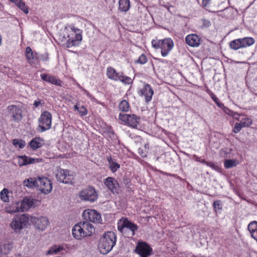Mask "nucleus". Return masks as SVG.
<instances>
[{
  "instance_id": "obj_26",
  "label": "nucleus",
  "mask_w": 257,
  "mask_h": 257,
  "mask_svg": "<svg viewBox=\"0 0 257 257\" xmlns=\"http://www.w3.org/2000/svg\"><path fill=\"white\" fill-rule=\"evenodd\" d=\"M29 145L32 150H36L43 145V140L40 137L34 138L30 142Z\"/></svg>"
},
{
  "instance_id": "obj_33",
  "label": "nucleus",
  "mask_w": 257,
  "mask_h": 257,
  "mask_svg": "<svg viewBox=\"0 0 257 257\" xmlns=\"http://www.w3.org/2000/svg\"><path fill=\"white\" fill-rule=\"evenodd\" d=\"M240 115L241 116L239 117V120L238 121H240L242 126L245 127L250 126L252 124V120L251 118L246 117L245 115L242 114Z\"/></svg>"
},
{
  "instance_id": "obj_29",
  "label": "nucleus",
  "mask_w": 257,
  "mask_h": 257,
  "mask_svg": "<svg viewBox=\"0 0 257 257\" xmlns=\"http://www.w3.org/2000/svg\"><path fill=\"white\" fill-rule=\"evenodd\" d=\"M118 5V10L121 12H126L130 8L129 0H119Z\"/></svg>"
},
{
  "instance_id": "obj_9",
  "label": "nucleus",
  "mask_w": 257,
  "mask_h": 257,
  "mask_svg": "<svg viewBox=\"0 0 257 257\" xmlns=\"http://www.w3.org/2000/svg\"><path fill=\"white\" fill-rule=\"evenodd\" d=\"M79 195L81 200L91 202L96 201L97 198V194L95 189L92 187L83 189L80 192Z\"/></svg>"
},
{
  "instance_id": "obj_57",
  "label": "nucleus",
  "mask_w": 257,
  "mask_h": 257,
  "mask_svg": "<svg viewBox=\"0 0 257 257\" xmlns=\"http://www.w3.org/2000/svg\"><path fill=\"white\" fill-rule=\"evenodd\" d=\"M159 61L162 62V63H167V61L166 60H165V59H159Z\"/></svg>"
},
{
  "instance_id": "obj_58",
  "label": "nucleus",
  "mask_w": 257,
  "mask_h": 257,
  "mask_svg": "<svg viewBox=\"0 0 257 257\" xmlns=\"http://www.w3.org/2000/svg\"><path fill=\"white\" fill-rule=\"evenodd\" d=\"M257 241V234H254V236L252 237Z\"/></svg>"
},
{
  "instance_id": "obj_59",
  "label": "nucleus",
  "mask_w": 257,
  "mask_h": 257,
  "mask_svg": "<svg viewBox=\"0 0 257 257\" xmlns=\"http://www.w3.org/2000/svg\"><path fill=\"white\" fill-rule=\"evenodd\" d=\"M2 37L1 35L0 34V46L2 45Z\"/></svg>"
},
{
  "instance_id": "obj_35",
  "label": "nucleus",
  "mask_w": 257,
  "mask_h": 257,
  "mask_svg": "<svg viewBox=\"0 0 257 257\" xmlns=\"http://www.w3.org/2000/svg\"><path fill=\"white\" fill-rule=\"evenodd\" d=\"M229 46L231 49L234 50L242 48L240 38L231 41L229 43Z\"/></svg>"
},
{
  "instance_id": "obj_4",
  "label": "nucleus",
  "mask_w": 257,
  "mask_h": 257,
  "mask_svg": "<svg viewBox=\"0 0 257 257\" xmlns=\"http://www.w3.org/2000/svg\"><path fill=\"white\" fill-rule=\"evenodd\" d=\"M106 76L111 80L115 81H119L124 84H131L133 80L128 76H125L122 72H117L115 69L111 66L106 69Z\"/></svg>"
},
{
  "instance_id": "obj_37",
  "label": "nucleus",
  "mask_w": 257,
  "mask_h": 257,
  "mask_svg": "<svg viewBox=\"0 0 257 257\" xmlns=\"http://www.w3.org/2000/svg\"><path fill=\"white\" fill-rule=\"evenodd\" d=\"M9 191L7 188H4L0 192L1 199L5 202L9 201Z\"/></svg>"
},
{
  "instance_id": "obj_53",
  "label": "nucleus",
  "mask_w": 257,
  "mask_h": 257,
  "mask_svg": "<svg viewBox=\"0 0 257 257\" xmlns=\"http://www.w3.org/2000/svg\"><path fill=\"white\" fill-rule=\"evenodd\" d=\"M215 103L216 104V105H217L218 107H219L220 108H222V109H223V110L224 109V107H225L224 106V104H223L222 103L220 102L219 101V100L218 101H217V102H216Z\"/></svg>"
},
{
  "instance_id": "obj_17",
  "label": "nucleus",
  "mask_w": 257,
  "mask_h": 257,
  "mask_svg": "<svg viewBox=\"0 0 257 257\" xmlns=\"http://www.w3.org/2000/svg\"><path fill=\"white\" fill-rule=\"evenodd\" d=\"M37 200L32 198L26 197L21 201H19L21 212H24L30 208H34L36 206Z\"/></svg>"
},
{
  "instance_id": "obj_7",
  "label": "nucleus",
  "mask_w": 257,
  "mask_h": 257,
  "mask_svg": "<svg viewBox=\"0 0 257 257\" xmlns=\"http://www.w3.org/2000/svg\"><path fill=\"white\" fill-rule=\"evenodd\" d=\"M118 230L123 232L127 230L129 231L128 235L133 236L135 234L136 231L138 229V226L128 220L127 218H123L121 223H118Z\"/></svg>"
},
{
  "instance_id": "obj_6",
  "label": "nucleus",
  "mask_w": 257,
  "mask_h": 257,
  "mask_svg": "<svg viewBox=\"0 0 257 257\" xmlns=\"http://www.w3.org/2000/svg\"><path fill=\"white\" fill-rule=\"evenodd\" d=\"M52 116L51 113L48 111L42 112L38 119V131L43 133L50 130L52 126Z\"/></svg>"
},
{
  "instance_id": "obj_27",
  "label": "nucleus",
  "mask_w": 257,
  "mask_h": 257,
  "mask_svg": "<svg viewBox=\"0 0 257 257\" xmlns=\"http://www.w3.org/2000/svg\"><path fill=\"white\" fill-rule=\"evenodd\" d=\"M38 178L29 177L23 181V185L28 188H32L36 187L37 188Z\"/></svg>"
},
{
  "instance_id": "obj_8",
  "label": "nucleus",
  "mask_w": 257,
  "mask_h": 257,
  "mask_svg": "<svg viewBox=\"0 0 257 257\" xmlns=\"http://www.w3.org/2000/svg\"><path fill=\"white\" fill-rule=\"evenodd\" d=\"M118 118L126 125L133 128H137L139 124L140 118L134 114L119 113Z\"/></svg>"
},
{
  "instance_id": "obj_20",
  "label": "nucleus",
  "mask_w": 257,
  "mask_h": 257,
  "mask_svg": "<svg viewBox=\"0 0 257 257\" xmlns=\"http://www.w3.org/2000/svg\"><path fill=\"white\" fill-rule=\"evenodd\" d=\"M40 77L43 81L53 85L61 86L62 81L54 76L47 73H42Z\"/></svg>"
},
{
  "instance_id": "obj_3",
  "label": "nucleus",
  "mask_w": 257,
  "mask_h": 257,
  "mask_svg": "<svg viewBox=\"0 0 257 257\" xmlns=\"http://www.w3.org/2000/svg\"><path fill=\"white\" fill-rule=\"evenodd\" d=\"M116 236L112 231L105 232L100 238L98 248L102 254H106L110 251L115 245Z\"/></svg>"
},
{
  "instance_id": "obj_34",
  "label": "nucleus",
  "mask_w": 257,
  "mask_h": 257,
  "mask_svg": "<svg viewBox=\"0 0 257 257\" xmlns=\"http://www.w3.org/2000/svg\"><path fill=\"white\" fill-rule=\"evenodd\" d=\"M248 230L251 234V237L254 236V234H257V221H252L248 225Z\"/></svg>"
},
{
  "instance_id": "obj_52",
  "label": "nucleus",
  "mask_w": 257,
  "mask_h": 257,
  "mask_svg": "<svg viewBox=\"0 0 257 257\" xmlns=\"http://www.w3.org/2000/svg\"><path fill=\"white\" fill-rule=\"evenodd\" d=\"M211 0H202V4L203 7H205L210 2Z\"/></svg>"
},
{
  "instance_id": "obj_5",
  "label": "nucleus",
  "mask_w": 257,
  "mask_h": 257,
  "mask_svg": "<svg viewBox=\"0 0 257 257\" xmlns=\"http://www.w3.org/2000/svg\"><path fill=\"white\" fill-rule=\"evenodd\" d=\"M29 221L28 214L17 215L12 219L10 227L16 233H20L27 226Z\"/></svg>"
},
{
  "instance_id": "obj_56",
  "label": "nucleus",
  "mask_w": 257,
  "mask_h": 257,
  "mask_svg": "<svg viewBox=\"0 0 257 257\" xmlns=\"http://www.w3.org/2000/svg\"><path fill=\"white\" fill-rule=\"evenodd\" d=\"M79 107L77 104H76L75 105H74V110H77V111H79Z\"/></svg>"
},
{
  "instance_id": "obj_19",
  "label": "nucleus",
  "mask_w": 257,
  "mask_h": 257,
  "mask_svg": "<svg viewBox=\"0 0 257 257\" xmlns=\"http://www.w3.org/2000/svg\"><path fill=\"white\" fill-rule=\"evenodd\" d=\"M154 94V90L149 84H145L140 91V95L144 96L147 102H150Z\"/></svg>"
},
{
  "instance_id": "obj_23",
  "label": "nucleus",
  "mask_w": 257,
  "mask_h": 257,
  "mask_svg": "<svg viewBox=\"0 0 257 257\" xmlns=\"http://www.w3.org/2000/svg\"><path fill=\"white\" fill-rule=\"evenodd\" d=\"M18 164L20 166H26L36 162L37 159L29 157L25 155L20 156L18 157Z\"/></svg>"
},
{
  "instance_id": "obj_44",
  "label": "nucleus",
  "mask_w": 257,
  "mask_h": 257,
  "mask_svg": "<svg viewBox=\"0 0 257 257\" xmlns=\"http://www.w3.org/2000/svg\"><path fill=\"white\" fill-rule=\"evenodd\" d=\"M147 62V57L145 55L142 54L139 58L137 62L141 64H145Z\"/></svg>"
},
{
  "instance_id": "obj_60",
  "label": "nucleus",
  "mask_w": 257,
  "mask_h": 257,
  "mask_svg": "<svg viewBox=\"0 0 257 257\" xmlns=\"http://www.w3.org/2000/svg\"><path fill=\"white\" fill-rule=\"evenodd\" d=\"M3 9V6L2 4L0 3V10H2Z\"/></svg>"
},
{
  "instance_id": "obj_21",
  "label": "nucleus",
  "mask_w": 257,
  "mask_h": 257,
  "mask_svg": "<svg viewBox=\"0 0 257 257\" xmlns=\"http://www.w3.org/2000/svg\"><path fill=\"white\" fill-rule=\"evenodd\" d=\"M10 113L12 114L13 119L17 121L21 120L22 117V110L16 105H10L8 107Z\"/></svg>"
},
{
  "instance_id": "obj_47",
  "label": "nucleus",
  "mask_w": 257,
  "mask_h": 257,
  "mask_svg": "<svg viewBox=\"0 0 257 257\" xmlns=\"http://www.w3.org/2000/svg\"><path fill=\"white\" fill-rule=\"evenodd\" d=\"M202 26L204 27L207 28L211 26V23L209 20L206 19H203L202 20Z\"/></svg>"
},
{
  "instance_id": "obj_18",
  "label": "nucleus",
  "mask_w": 257,
  "mask_h": 257,
  "mask_svg": "<svg viewBox=\"0 0 257 257\" xmlns=\"http://www.w3.org/2000/svg\"><path fill=\"white\" fill-rule=\"evenodd\" d=\"M26 57L28 63L32 66L37 64L39 59V55L34 53L30 47L28 46L26 49Z\"/></svg>"
},
{
  "instance_id": "obj_51",
  "label": "nucleus",
  "mask_w": 257,
  "mask_h": 257,
  "mask_svg": "<svg viewBox=\"0 0 257 257\" xmlns=\"http://www.w3.org/2000/svg\"><path fill=\"white\" fill-rule=\"evenodd\" d=\"M123 183L125 186L129 187L131 185V182L128 179H123Z\"/></svg>"
},
{
  "instance_id": "obj_2",
  "label": "nucleus",
  "mask_w": 257,
  "mask_h": 257,
  "mask_svg": "<svg viewBox=\"0 0 257 257\" xmlns=\"http://www.w3.org/2000/svg\"><path fill=\"white\" fill-rule=\"evenodd\" d=\"M93 226L88 221H81L76 224L72 228L73 236L77 240L90 236L94 232Z\"/></svg>"
},
{
  "instance_id": "obj_50",
  "label": "nucleus",
  "mask_w": 257,
  "mask_h": 257,
  "mask_svg": "<svg viewBox=\"0 0 257 257\" xmlns=\"http://www.w3.org/2000/svg\"><path fill=\"white\" fill-rule=\"evenodd\" d=\"M209 95L215 103L217 102V101L219 100V99L211 92H210Z\"/></svg>"
},
{
  "instance_id": "obj_12",
  "label": "nucleus",
  "mask_w": 257,
  "mask_h": 257,
  "mask_svg": "<svg viewBox=\"0 0 257 257\" xmlns=\"http://www.w3.org/2000/svg\"><path fill=\"white\" fill-rule=\"evenodd\" d=\"M135 251L141 257H149L153 253V249L146 242H138Z\"/></svg>"
},
{
  "instance_id": "obj_61",
  "label": "nucleus",
  "mask_w": 257,
  "mask_h": 257,
  "mask_svg": "<svg viewBox=\"0 0 257 257\" xmlns=\"http://www.w3.org/2000/svg\"><path fill=\"white\" fill-rule=\"evenodd\" d=\"M192 257H197V256H196V255H193Z\"/></svg>"
},
{
  "instance_id": "obj_22",
  "label": "nucleus",
  "mask_w": 257,
  "mask_h": 257,
  "mask_svg": "<svg viewBox=\"0 0 257 257\" xmlns=\"http://www.w3.org/2000/svg\"><path fill=\"white\" fill-rule=\"evenodd\" d=\"M185 40L188 45L193 47H198L200 44V39L196 34H190L187 35Z\"/></svg>"
},
{
  "instance_id": "obj_55",
  "label": "nucleus",
  "mask_w": 257,
  "mask_h": 257,
  "mask_svg": "<svg viewBox=\"0 0 257 257\" xmlns=\"http://www.w3.org/2000/svg\"><path fill=\"white\" fill-rule=\"evenodd\" d=\"M208 162H207L204 159H201V162H200V163L204 164L206 165V166H207V163H208Z\"/></svg>"
},
{
  "instance_id": "obj_46",
  "label": "nucleus",
  "mask_w": 257,
  "mask_h": 257,
  "mask_svg": "<svg viewBox=\"0 0 257 257\" xmlns=\"http://www.w3.org/2000/svg\"><path fill=\"white\" fill-rule=\"evenodd\" d=\"M78 112L81 116H85L87 114V110L84 106L79 107Z\"/></svg>"
},
{
  "instance_id": "obj_10",
  "label": "nucleus",
  "mask_w": 257,
  "mask_h": 257,
  "mask_svg": "<svg viewBox=\"0 0 257 257\" xmlns=\"http://www.w3.org/2000/svg\"><path fill=\"white\" fill-rule=\"evenodd\" d=\"M38 185L37 189L45 194H49L52 190L51 181L46 177H39Z\"/></svg>"
},
{
  "instance_id": "obj_39",
  "label": "nucleus",
  "mask_w": 257,
  "mask_h": 257,
  "mask_svg": "<svg viewBox=\"0 0 257 257\" xmlns=\"http://www.w3.org/2000/svg\"><path fill=\"white\" fill-rule=\"evenodd\" d=\"M13 144L16 147L23 149L26 146V142L21 139H14L13 141Z\"/></svg>"
},
{
  "instance_id": "obj_49",
  "label": "nucleus",
  "mask_w": 257,
  "mask_h": 257,
  "mask_svg": "<svg viewBox=\"0 0 257 257\" xmlns=\"http://www.w3.org/2000/svg\"><path fill=\"white\" fill-rule=\"evenodd\" d=\"M49 57L47 54H45L44 55H42L41 56L39 55V59L44 61H47L49 60Z\"/></svg>"
},
{
  "instance_id": "obj_13",
  "label": "nucleus",
  "mask_w": 257,
  "mask_h": 257,
  "mask_svg": "<svg viewBox=\"0 0 257 257\" xmlns=\"http://www.w3.org/2000/svg\"><path fill=\"white\" fill-rule=\"evenodd\" d=\"M29 220L38 229L43 230L45 229L49 224V220L45 216H31Z\"/></svg>"
},
{
  "instance_id": "obj_1",
  "label": "nucleus",
  "mask_w": 257,
  "mask_h": 257,
  "mask_svg": "<svg viewBox=\"0 0 257 257\" xmlns=\"http://www.w3.org/2000/svg\"><path fill=\"white\" fill-rule=\"evenodd\" d=\"M65 33L68 38L64 44L67 48H71L77 46L82 41V31L75 27L73 25H68L65 26Z\"/></svg>"
},
{
  "instance_id": "obj_28",
  "label": "nucleus",
  "mask_w": 257,
  "mask_h": 257,
  "mask_svg": "<svg viewBox=\"0 0 257 257\" xmlns=\"http://www.w3.org/2000/svg\"><path fill=\"white\" fill-rule=\"evenodd\" d=\"M107 160L111 171L113 173H115L120 168V165L116 162L114 159L111 157H107Z\"/></svg>"
},
{
  "instance_id": "obj_42",
  "label": "nucleus",
  "mask_w": 257,
  "mask_h": 257,
  "mask_svg": "<svg viewBox=\"0 0 257 257\" xmlns=\"http://www.w3.org/2000/svg\"><path fill=\"white\" fill-rule=\"evenodd\" d=\"M207 166L211 168L212 169L220 172V167L217 165L216 164L212 162H209L208 163H207Z\"/></svg>"
},
{
  "instance_id": "obj_36",
  "label": "nucleus",
  "mask_w": 257,
  "mask_h": 257,
  "mask_svg": "<svg viewBox=\"0 0 257 257\" xmlns=\"http://www.w3.org/2000/svg\"><path fill=\"white\" fill-rule=\"evenodd\" d=\"M223 111L226 114H228L229 116L232 117L234 119L236 120H239V117L241 116L240 114L231 110L226 107H224Z\"/></svg>"
},
{
  "instance_id": "obj_16",
  "label": "nucleus",
  "mask_w": 257,
  "mask_h": 257,
  "mask_svg": "<svg viewBox=\"0 0 257 257\" xmlns=\"http://www.w3.org/2000/svg\"><path fill=\"white\" fill-rule=\"evenodd\" d=\"M174 47V42L170 38L161 40V55L163 57L167 56Z\"/></svg>"
},
{
  "instance_id": "obj_31",
  "label": "nucleus",
  "mask_w": 257,
  "mask_h": 257,
  "mask_svg": "<svg viewBox=\"0 0 257 257\" xmlns=\"http://www.w3.org/2000/svg\"><path fill=\"white\" fill-rule=\"evenodd\" d=\"M241 44L242 48H246L253 45L255 43V40L252 37H244L240 38Z\"/></svg>"
},
{
  "instance_id": "obj_11",
  "label": "nucleus",
  "mask_w": 257,
  "mask_h": 257,
  "mask_svg": "<svg viewBox=\"0 0 257 257\" xmlns=\"http://www.w3.org/2000/svg\"><path fill=\"white\" fill-rule=\"evenodd\" d=\"M83 216L86 220L93 223H98L102 221L101 216L96 210L91 209H85L83 212Z\"/></svg>"
},
{
  "instance_id": "obj_38",
  "label": "nucleus",
  "mask_w": 257,
  "mask_h": 257,
  "mask_svg": "<svg viewBox=\"0 0 257 257\" xmlns=\"http://www.w3.org/2000/svg\"><path fill=\"white\" fill-rule=\"evenodd\" d=\"M130 105L128 102L125 100H122L119 104V109L124 112H126L128 110Z\"/></svg>"
},
{
  "instance_id": "obj_15",
  "label": "nucleus",
  "mask_w": 257,
  "mask_h": 257,
  "mask_svg": "<svg viewBox=\"0 0 257 257\" xmlns=\"http://www.w3.org/2000/svg\"><path fill=\"white\" fill-rule=\"evenodd\" d=\"M56 178L58 181L64 184L71 183L73 177L69 174V171L67 170L59 169L56 174Z\"/></svg>"
},
{
  "instance_id": "obj_32",
  "label": "nucleus",
  "mask_w": 257,
  "mask_h": 257,
  "mask_svg": "<svg viewBox=\"0 0 257 257\" xmlns=\"http://www.w3.org/2000/svg\"><path fill=\"white\" fill-rule=\"evenodd\" d=\"M239 164V161L236 159L225 160L224 162V166L225 169H229L236 166Z\"/></svg>"
},
{
  "instance_id": "obj_54",
  "label": "nucleus",
  "mask_w": 257,
  "mask_h": 257,
  "mask_svg": "<svg viewBox=\"0 0 257 257\" xmlns=\"http://www.w3.org/2000/svg\"><path fill=\"white\" fill-rule=\"evenodd\" d=\"M193 159H194L196 161L198 162H201V158L199 157L197 155H194L193 156Z\"/></svg>"
},
{
  "instance_id": "obj_25",
  "label": "nucleus",
  "mask_w": 257,
  "mask_h": 257,
  "mask_svg": "<svg viewBox=\"0 0 257 257\" xmlns=\"http://www.w3.org/2000/svg\"><path fill=\"white\" fill-rule=\"evenodd\" d=\"M13 248V244L12 242H5L0 245V253L2 255H6L10 252Z\"/></svg>"
},
{
  "instance_id": "obj_14",
  "label": "nucleus",
  "mask_w": 257,
  "mask_h": 257,
  "mask_svg": "<svg viewBox=\"0 0 257 257\" xmlns=\"http://www.w3.org/2000/svg\"><path fill=\"white\" fill-rule=\"evenodd\" d=\"M104 184L107 188L113 194H118L120 190V187L114 178L108 177L104 180Z\"/></svg>"
},
{
  "instance_id": "obj_48",
  "label": "nucleus",
  "mask_w": 257,
  "mask_h": 257,
  "mask_svg": "<svg viewBox=\"0 0 257 257\" xmlns=\"http://www.w3.org/2000/svg\"><path fill=\"white\" fill-rule=\"evenodd\" d=\"M44 103V102L40 99L36 100L34 102V105L35 107H37L40 105H43Z\"/></svg>"
},
{
  "instance_id": "obj_40",
  "label": "nucleus",
  "mask_w": 257,
  "mask_h": 257,
  "mask_svg": "<svg viewBox=\"0 0 257 257\" xmlns=\"http://www.w3.org/2000/svg\"><path fill=\"white\" fill-rule=\"evenodd\" d=\"M63 250V247L61 245H54L51 247L49 250V253L50 254H55L60 252Z\"/></svg>"
},
{
  "instance_id": "obj_30",
  "label": "nucleus",
  "mask_w": 257,
  "mask_h": 257,
  "mask_svg": "<svg viewBox=\"0 0 257 257\" xmlns=\"http://www.w3.org/2000/svg\"><path fill=\"white\" fill-rule=\"evenodd\" d=\"M11 2L14 3L21 11L25 14H27L29 13V8L25 3L22 0H10Z\"/></svg>"
},
{
  "instance_id": "obj_41",
  "label": "nucleus",
  "mask_w": 257,
  "mask_h": 257,
  "mask_svg": "<svg viewBox=\"0 0 257 257\" xmlns=\"http://www.w3.org/2000/svg\"><path fill=\"white\" fill-rule=\"evenodd\" d=\"M213 209L215 211L222 209L221 201L219 200H217L213 202Z\"/></svg>"
},
{
  "instance_id": "obj_24",
  "label": "nucleus",
  "mask_w": 257,
  "mask_h": 257,
  "mask_svg": "<svg viewBox=\"0 0 257 257\" xmlns=\"http://www.w3.org/2000/svg\"><path fill=\"white\" fill-rule=\"evenodd\" d=\"M5 211L10 214L21 212V209L20 206L19 201L15 202L11 204L7 205L5 207Z\"/></svg>"
},
{
  "instance_id": "obj_43",
  "label": "nucleus",
  "mask_w": 257,
  "mask_h": 257,
  "mask_svg": "<svg viewBox=\"0 0 257 257\" xmlns=\"http://www.w3.org/2000/svg\"><path fill=\"white\" fill-rule=\"evenodd\" d=\"M242 127H244V126H242L240 122H236L235 123L234 127L233 129V132L234 133L237 134L240 131Z\"/></svg>"
},
{
  "instance_id": "obj_45",
  "label": "nucleus",
  "mask_w": 257,
  "mask_h": 257,
  "mask_svg": "<svg viewBox=\"0 0 257 257\" xmlns=\"http://www.w3.org/2000/svg\"><path fill=\"white\" fill-rule=\"evenodd\" d=\"M161 40H153L152 41V46L155 49H160L161 47Z\"/></svg>"
}]
</instances>
